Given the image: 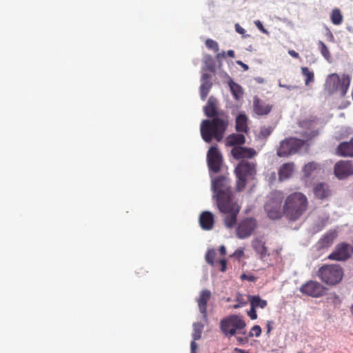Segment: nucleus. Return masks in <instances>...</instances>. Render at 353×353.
<instances>
[{
    "mask_svg": "<svg viewBox=\"0 0 353 353\" xmlns=\"http://www.w3.org/2000/svg\"><path fill=\"white\" fill-rule=\"evenodd\" d=\"M212 197L216 201L219 212L223 214V221L226 228H232L237 221L241 210L231 186V180L227 175H219L212 179Z\"/></svg>",
    "mask_w": 353,
    "mask_h": 353,
    "instance_id": "1",
    "label": "nucleus"
},
{
    "mask_svg": "<svg viewBox=\"0 0 353 353\" xmlns=\"http://www.w3.org/2000/svg\"><path fill=\"white\" fill-rule=\"evenodd\" d=\"M218 101L214 97L208 99L203 110L211 120L205 119L201 123V134L206 143H210L213 139L221 141L229 125V117L224 111L217 110Z\"/></svg>",
    "mask_w": 353,
    "mask_h": 353,
    "instance_id": "2",
    "label": "nucleus"
},
{
    "mask_svg": "<svg viewBox=\"0 0 353 353\" xmlns=\"http://www.w3.org/2000/svg\"><path fill=\"white\" fill-rule=\"evenodd\" d=\"M309 201L301 192H294L288 194L283 205V216L290 221H296L307 211Z\"/></svg>",
    "mask_w": 353,
    "mask_h": 353,
    "instance_id": "3",
    "label": "nucleus"
},
{
    "mask_svg": "<svg viewBox=\"0 0 353 353\" xmlns=\"http://www.w3.org/2000/svg\"><path fill=\"white\" fill-rule=\"evenodd\" d=\"M319 134L318 130H312L310 132H305L303 137L305 138V140L290 138L282 141L280 146L277 150L276 154L280 157H288L290 155L296 153L307 141L316 137Z\"/></svg>",
    "mask_w": 353,
    "mask_h": 353,
    "instance_id": "4",
    "label": "nucleus"
},
{
    "mask_svg": "<svg viewBox=\"0 0 353 353\" xmlns=\"http://www.w3.org/2000/svg\"><path fill=\"white\" fill-rule=\"evenodd\" d=\"M234 172L236 177V190L241 192L244 190L247 181L253 179L256 173V162L243 159L236 167Z\"/></svg>",
    "mask_w": 353,
    "mask_h": 353,
    "instance_id": "5",
    "label": "nucleus"
},
{
    "mask_svg": "<svg viewBox=\"0 0 353 353\" xmlns=\"http://www.w3.org/2000/svg\"><path fill=\"white\" fill-rule=\"evenodd\" d=\"M317 276L323 283L328 285H335L342 280L343 270L338 264L323 265L319 269Z\"/></svg>",
    "mask_w": 353,
    "mask_h": 353,
    "instance_id": "6",
    "label": "nucleus"
},
{
    "mask_svg": "<svg viewBox=\"0 0 353 353\" xmlns=\"http://www.w3.org/2000/svg\"><path fill=\"white\" fill-rule=\"evenodd\" d=\"M350 80L348 74H343L339 76L336 73H333L327 77L325 88L330 93L339 92L341 96H345L349 88Z\"/></svg>",
    "mask_w": 353,
    "mask_h": 353,
    "instance_id": "7",
    "label": "nucleus"
},
{
    "mask_svg": "<svg viewBox=\"0 0 353 353\" xmlns=\"http://www.w3.org/2000/svg\"><path fill=\"white\" fill-rule=\"evenodd\" d=\"M245 326V322L239 315H230L220 322L221 330L225 336H234L236 333L245 334L243 330Z\"/></svg>",
    "mask_w": 353,
    "mask_h": 353,
    "instance_id": "8",
    "label": "nucleus"
},
{
    "mask_svg": "<svg viewBox=\"0 0 353 353\" xmlns=\"http://www.w3.org/2000/svg\"><path fill=\"white\" fill-rule=\"evenodd\" d=\"M207 163L210 172L218 173L221 171L223 165V157L216 145L210 148L207 154Z\"/></svg>",
    "mask_w": 353,
    "mask_h": 353,
    "instance_id": "9",
    "label": "nucleus"
},
{
    "mask_svg": "<svg viewBox=\"0 0 353 353\" xmlns=\"http://www.w3.org/2000/svg\"><path fill=\"white\" fill-rule=\"evenodd\" d=\"M257 221L254 218H245L241 221L236 229L239 239H243L250 236L257 228Z\"/></svg>",
    "mask_w": 353,
    "mask_h": 353,
    "instance_id": "10",
    "label": "nucleus"
},
{
    "mask_svg": "<svg viewBox=\"0 0 353 353\" xmlns=\"http://www.w3.org/2000/svg\"><path fill=\"white\" fill-rule=\"evenodd\" d=\"M299 290L304 295L319 298L325 294L327 288L318 281L310 280L303 284Z\"/></svg>",
    "mask_w": 353,
    "mask_h": 353,
    "instance_id": "11",
    "label": "nucleus"
},
{
    "mask_svg": "<svg viewBox=\"0 0 353 353\" xmlns=\"http://www.w3.org/2000/svg\"><path fill=\"white\" fill-rule=\"evenodd\" d=\"M353 249L351 245L347 243L342 242L336 245L327 259L336 261H345L351 257Z\"/></svg>",
    "mask_w": 353,
    "mask_h": 353,
    "instance_id": "12",
    "label": "nucleus"
},
{
    "mask_svg": "<svg viewBox=\"0 0 353 353\" xmlns=\"http://www.w3.org/2000/svg\"><path fill=\"white\" fill-rule=\"evenodd\" d=\"M334 173L340 180L345 179L353 175V161L350 160H340L334 167Z\"/></svg>",
    "mask_w": 353,
    "mask_h": 353,
    "instance_id": "13",
    "label": "nucleus"
},
{
    "mask_svg": "<svg viewBox=\"0 0 353 353\" xmlns=\"http://www.w3.org/2000/svg\"><path fill=\"white\" fill-rule=\"evenodd\" d=\"M264 208L268 216L272 220L279 219L283 215L280 199H270L265 203Z\"/></svg>",
    "mask_w": 353,
    "mask_h": 353,
    "instance_id": "14",
    "label": "nucleus"
},
{
    "mask_svg": "<svg viewBox=\"0 0 353 353\" xmlns=\"http://www.w3.org/2000/svg\"><path fill=\"white\" fill-rule=\"evenodd\" d=\"M303 177L309 179L312 176L323 172V165L316 161H312L305 163L302 168Z\"/></svg>",
    "mask_w": 353,
    "mask_h": 353,
    "instance_id": "15",
    "label": "nucleus"
},
{
    "mask_svg": "<svg viewBox=\"0 0 353 353\" xmlns=\"http://www.w3.org/2000/svg\"><path fill=\"white\" fill-rule=\"evenodd\" d=\"M211 296V292L209 290L205 289L200 292L199 296L196 298L199 311L202 314L205 321H208L207 305Z\"/></svg>",
    "mask_w": 353,
    "mask_h": 353,
    "instance_id": "16",
    "label": "nucleus"
},
{
    "mask_svg": "<svg viewBox=\"0 0 353 353\" xmlns=\"http://www.w3.org/2000/svg\"><path fill=\"white\" fill-rule=\"evenodd\" d=\"M231 153L236 159H251L256 154V152L253 148H248L245 147H234Z\"/></svg>",
    "mask_w": 353,
    "mask_h": 353,
    "instance_id": "17",
    "label": "nucleus"
},
{
    "mask_svg": "<svg viewBox=\"0 0 353 353\" xmlns=\"http://www.w3.org/2000/svg\"><path fill=\"white\" fill-rule=\"evenodd\" d=\"M272 105L261 100L257 97L254 98L253 110L255 114L259 116L268 114L272 110Z\"/></svg>",
    "mask_w": 353,
    "mask_h": 353,
    "instance_id": "18",
    "label": "nucleus"
},
{
    "mask_svg": "<svg viewBox=\"0 0 353 353\" xmlns=\"http://www.w3.org/2000/svg\"><path fill=\"white\" fill-rule=\"evenodd\" d=\"M314 196L321 200L326 199L332 195L329 185L325 183H318L313 187Z\"/></svg>",
    "mask_w": 353,
    "mask_h": 353,
    "instance_id": "19",
    "label": "nucleus"
},
{
    "mask_svg": "<svg viewBox=\"0 0 353 353\" xmlns=\"http://www.w3.org/2000/svg\"><path fill=\"white\" fill-rule=\"evenodd\" d=\"M336 154L339 157H353V137L349 141L340 143L336 149Z\"/></svg>",
    "mask_w": 353,
    "mask_h": 353,
    "instance_id": "20",
    "label": "nucleus"
},
{
    "mask_svg": "<svg viewBox=\"0 0 353 353\" xmlns=\"http://www.w3.org/2000/svg\"><path fill=\"white\" fill-rule=\"evenodd\" d=\"M199 224L201 228L204 230H210L214 225V214L209 211L201 212L199 216Z\"/></svg>",
    "mask_w": 353,
    "mask_h": 353,
    "instance_id": "21",
    "label": "nucleus"
},
{
    "mask_svg": "<svg viewBox=\"0 0 353 353\" xmlns=\"http://www.w3.org/2000/svg\"><path fill=\"white\" fill-rule=\"evenodd\" d=\"M337 232L336 230L327 231L318 241V247L319 249H323L331 246L336 238Z\"/></svg>",
    "mask_w": 353,
    "mask_h": 353,
    "instance_id": "22",
    "label": "nucleus"
},
{
    "mask_svg": "<svg viewBox=\"0 0 353 353\" xmlns=\"http://www.w3.org/2000/svg\"><path fill=\"white\" fill-rule=\"evenodd\" d=\"M211 75L208 73H204L201 77V85L200 87V95L201 99L203 101H205L209 92L212 86V83L211 81Z\"/></svg>",
    "mask_w": 353,
    "mask_h": 353,
    "instance_id": "23",
    "label": "nucleus"
},
{
    "mask_svg": "<svg viewBox=\"0 0 353 353\" xmlns=\"http://www.w3.org/2000/svg\"><path fill=\"white\" fill-rule=\"evenodd\" d=\"M295 164L293 162L283 163L279 170V179L284 181L290 179L294 171Z\"/></svg>",
    "mask_w": 353,
    "mask_h": 353,
    "instance_id": "24",
    "label": "nucleus"
},
{
    "mask_svg": "<svg viewBox=\"0 0 353 353\" xmlns=\"http://www.w3.org/2000/svg\"><path fill=\"white\" fill-rule=\"evenodd\" d=\"M252 246L254 251L260 255V258L263 259L268 256V249L265 247V243L262 240L255 239L252 241Z\"/></svg>",
    "mask_w": 353,
    "mask_h": 353,
    "instance_id": "25",
    "label": "nucleus"
},
{
    "mask_svg": "<svg viewBox=\"0 0 353 353\" xmlns=\"http://www.w3.org/2000/svg\"><path fill=\"white\" fill-rule=\"evenodd\" d=\"M236 130L239 132H247L248 117L245 114H240L236 118Z\"/></svg>",
    "mask_w": 353,
    "mask_h": 353,
    "instance_id": "26",
    "label": "nucleus"
},
{
    "mask_svg": "<svg viewBox=\"0 0 353 353\" xmlns=\"http://www.w3.org/2000/svg\"><path fill=\"white\" fill-rule=\"evenodd\" d=\"M226 141L229 145L236 147V145L243 144L245 139L242 134H232L227 137Z\"/></svg>",
    "mask_w": 353,
    "mask_h": 353,
    "instance_id": "27",
    "label": "nucleus"
},
{
    "mask_svg": "<svg viewBox=\"0 0 353 353\" xmlns=\"http://www.w3.org/2000/svg\"><path fill=\"white\" fill-rule=\"evenodd\" d=\"M248 299H249V301L250 303V305L252 307H255V308L260 307L261 309H263L268 305L267 301L261 299V297L259 296H256V295L248 296Z\"/></svg>",
    "mask_w": 353,
    "mask_h": 353,
    "instance_id": "28",
    "label": "nucleus"
},
{
    "mask_svg": "<svg viewBox=\"0 0 353 353\" xmlns=\"http://www.w3.org/2000/svg\"><path fill=\"white\" fill-rule=\"evenodd\" d=\"M229 87L230 91L235 99H239L242 97L243 92V89L239 84L236 83L232 80L229 81Z\"/></svg>",
    "mask_w": 353,
    "mask_h": 353,
    "instance_id": "29",
    "label": "nucleus"
},
{
    "mask_svg": "<svg viewBox=\"0 0 353 353\" xmlns=\"http://www.w3.org/2000/svg\"><path fill=\"white\" fill-rule=\"evenodd\" d=\"M301 72L303 75L305 77V84L309 85L310 83L314 81V74L313 71L309 70L307 67H302Z\"/></svg>",
    "mask_w": 353,
    "mask_h": 353,
    "instance_id": "30",
    "label": "nucleus"
},
{
    "mask_svg": "<svg viewBox=\"0 0 353 353\" xmlns=\"http://www.w3.org/2000/svg\"><path fill=\"white\" fill-rule=\"evenodd\" d=\"M331 21L334 25H340L343 22V15L339 9L335 8L331 13Z\"/></svg>",
    "mask_w": 353,
    "mask_h": 353,
    "instance_id": "31",
    "label": "nucleus"
},
{
    "mask_svg": "<svg viewBox=\"0 0 353 353\" xmlns=\"http://www.w3.org/2000/svg\"><path fill=\"white\" fill-rule=\"evenodd\" d=\"M203 330V325L201 323H194L193 324L192 337L194 341L199 340Z\"/></svg>",
    "mask_w": 353,
    "mask_h": 353,
    "instance_id": "32",
    "label": "nucleus"
},
{
    "mask_svg": "<svg viewBox=\"0 0 353 353\" xmlns=\"http://www.w3.org/2000/svg\"><path fill=\"white\" fill-rule=\"evenodd\" d=\"M204 68L205 70H207L211 72H215V69H216L215 62L211 56L208 55L205 57Z\"/></svg>",
    "mask_w": 353,
    "mask_h": 353,
    "instance_id": "33",
    "label": "nucleus"
},
{
    "mask_svg": "<svg viewBox=\"0 0 353 353\" xmlns=\"http://www.w3.org/2000/svg\"><path fill=\"white\" fill-rule=\"evenodd\" d=\"M273 128L271 126H263L259 132V137L261 139L268 138L272 132Z\"/></svg>",
    "mask_w": 353,
    "mask_h": 353,
    "instance_id": "34",
    "label": "nucleus"
},
{
    "mask_svg": "<svg viewBox=\"0 0 353 353\" xmlns=\"http://www.w3.org/2000/svg\"><path fill=\"white\" fill-rule=\"evenodd\" d=\"M216 256V252L215 250H214V249L209 250L205 254L206 262L211 265H214Z\"/></svg>",
    "mask_w": 353,
    "mask_h": 353,
    "instance_id": "35",
    "label": "nucleus"
},
{
    "mask_svg": "<svg viewBox=\"0 0 353 353\" xmlns=\"http://www.w3.org/2000/svg\"><path fill=\"white\" fill-rule=\"evenodd\" d=\"M318 45L321 54L325 59L329 60L330 58V53L326 45L321 41H319Z\"/></svg>",
    "mask_w": 353,
    "mask_h": 353,
    "instance_id": "36",
    "label": "nucleus"
},
{
    "mask_svg": "<svg viewBox=\"0 0 353 353\" xmlns=\"http://www.w3.org/2000/svg\"><path fill=\"white\" fill-rule=\"evenodd\" d=\"M205 46L208 48L213 50L215 52H217L219 50L218 43L211 39H208L205 41Z\"/></svg>",
    "mask_w": 353,
    "mask_h": 353,
    "instance_id": "37",
    "label": "nucleus"
},
{
    "mask_svg": "<svg viewBox=\"0 0 353 353\" xmlns=\"http://www.w3.org/2000/svg\"><path fill=\"white\" fill-rule=\"evenodd\" d=\"M261 334V328L259 325H254L251 330L249 332V336L252 337L253 336H256V337L259 336Z\"/></svg>",
    "mask_w": 353,
    "mask_h": 353,
    "instance_id": "38",
    "label": "nucleus"
},
{
    "mask_svg": "<svg viewBox=\"0 0 353 353\" xmlns=\"http://www.w3.org/2000/svg\"><path fill=\"white\" fill-rule=\"evenodd\" d=\"M255 307L251 306L250 310L248 312V316L251 319L254 320L257 319V314Z\"/></svg>",
    "mask_w": 353,
    "mask_h": 353,
    "instance_id": "39",
    "label": "nucleus"
},
{
    "mask_svg": "<svg viewBox=\"0 0 353 353\" xmlns=\"http://www.w3.org/2000/svg\"><path fill=\"white\" fill-rule=\"evenodd\" d=\"M241 279L242 280H247V281H251V282H254L256 279V278L253 276V275H247L245 274H243L241 276Z\"/></svg>",
    "mask_w": 353,
    "mask_h": 353,
    "instance_id": "40",
    "label": "nucleus"
},
{
    "mask_svg": "<svg viewBox=\"0 0 353 353\" xmlns=\"http://www.w3.org/2000/svg\"><path fill=\"white\" fill-rule=\"evenodd\" d=\"M219 263L221 265L220 270L223 272L226 270L227 261L225 259H220Z\"/></svg>",
    "mask_w": 353,
    "mask_h": 353,
    "instance_id": "41",
    "label": "nucleus"
},
{
    "mask_svg": "<svg viewBox=\"0 0 353 353\" xmlns=\"http://www.w3.org/2000/svg\"><path fill=\"white\" fill-rule=\"evenodd\" d=\"M234 255L235 256H236L237 258H239V259L241 258V257L244 255V251H243V249H242V248L237 249V250L234 252Z\"/></svg>",
    "mask_w": 353,
    "mask_h": 353,
    "instance_id": "42",
    "label": "nucleus"
},
{
    "mask_svg": "<svg viewBox=\"0 0 353 353\" xmlns=\"http://www.w3.org/2000/svg\"><path fill=\"white\" fill-rule=\"evenodd\" d=\"M235 30L241 34H243L245 32V29L243 28L239 23L235 24Z\"/></svg>",
    "mask_w": 353,
    "mask_h": 353,
    "instance_id": "43",
    "label": "nucleus"
},
{
    "mask_svg": "<svg viewBox=\"0 0 353 353\" xmlns=\"http://www.w3.org/2000/svg\"><path fill=\"white\" fill-rule=\"evenodd\" d=\"M254 23L261 31H262L263 32H267V30L263 28V26L260 21H256Z\"/></svg>",
    "mask_w": 353,
    "mask_h": 353,
    "instance_id": "44",
    "label": "nucleus"
},
{
    "mask_svg": "<svg viewBox=\"0 0 353 353\" xmlns=\"http://www.w3.org/2000/svg\"><path fill=\"white\" fill-rule=\"evenodd\" d=\"M288 54L292 57L293 58H295V59H299V54L298 52H296V51H294V50H290L288 51Z\"/></svg>",
    "mask_w": 353,
    "mask_h": 353,
    "instance_id": "45",
    "label": "nucleus"
},
{
    "mask_svg": "<svg viewBox=\"0 0 353 353\" xmlns=\"http://www.w3.org/2000/svg\"><path fill=\"white\" fill-rule=\"evenodd\" d=\"M226 57V52L223 51L221 52H219L216 54V58L218 59V60H220L221 59H223V58H225Z\"/></svg>",
    "mask_w": 353,
    "mask_h": 353,
    "instance_id": "46",
    "label": "nucleus"
},
{
    "mask_svg": "<svg viewBox=\"0 0 353 353\" xmlns=\"http://www.w3.org/2000/svg\"><path fill=\"white\" fill-rule=\"evenodd\" d=\"M190 347H191V353H195L196 349L197 348V345L194 340L191 342Z\"/></svg>",
    "mask_w": 353,
    "mask_h": 353,
    "instance_id": "47",
    "label": "nucleus"
},
{
    "mask_svg": "<svg viewBox=\"0 0 353 353\" xmlns=\"http://www.w3.org/2000/svg\"><path fill=\"white\" fill-rule=\"evenodd\" d=\"M226 55H228L230 57L233 58L235 56V53H234V50H228V52H226Z\"/></svg>",
    "mask_w": 353,
    "mask_h": 353,
    "instance_id": "48",
    "label": "nucleus"
},
{
    "mask_svg": "<svg viewBox=\"0 0 353 353\" xmlns=\"http://www.w3.org/2000/svg\"><path fill=\"white\" fill-rule=\"evenodd\" d=\"M219 252L222 255H225L226 254L225 248L223 245H221L219 248Z\"/></svg>",
    "mask_w": 353,
    "mask_h": 353,
    "instance_id": "49",
    "label": "nucleus"
},
{
    "mask_svg": "<svg viewBox=\"0 0 353 353\" xmlns=\"http://www.w3.org/2000/svg\"><path fill=\"white\" fill-rule=\"evenodd\" d=\"M237 63L241 65V67H243L245 70H248V66L246 64L243 63L242 61H238Z\"/></svg>",
    "mask_w": 353,
    "mask_h": 353,
    "instance_id": "50",
    "label": "nucleus"
},
{
    "mask_svg": "<svg viewBox=\"0 0 353 353\" xmlns=\"http://www.w3.org/2000/svg\"><path fill=\"white\" fill-rule=\"evenodd\" d=\"M236 301L241 304V302H245L241 295L238 296Z\"/></svg>",
    "mask_w": 353,
    "mask_h": 353,
    "instance_id": "51",
    "label": "nucleus"
},
{
    "mask_svg": "<svg viewBox=\"0 0 353 353\" xmlns=\"http://www.w3.org/2000/svg\"><path fill=\"white\" fill-rule=\"evenodd\" d=\"M246 303V302H241V304L238 303L234 305V308H239L241 306L244 305Z\"/></svg>",
    "mask_w": 353,
    "mask_h": 353,
    "instance_id": "52",
    "label": "nucleus"
},
{
    "mask_svg": "<svg viewBox=\"0 0 353 353\" xmlns=\"http://www.w3.org/2000/svg\"><path fill=\"white\" fill-rule=\"evenodd\" d=\"M279 85L280 87L285 88L288 90H290L291 89V86L285 85H282L281 83H279Z\"/></svg>",
    "mask_w": 353,
    "mask_h": 353,
    "instance_id": "53",
    "label": "nucleus"
},
{
    "mask_svg": "<svg viewBox=\"0 0 353 353\" xmlns=\"http://www.w3.org/2000/svg\"><path fill=\"white\" fill-rule=\"evenodd\" d=\"M267 329H268V332H270V330H271V329H272V327H271V326H270V322H268V325H267Z\"/></svg>",
    "mask_w": 353,
    "mask_h": 353,
    "instance_id": "54",
    "label": "nucleus"
},
{
    "mask_svg": "<svg viewBox=\"0 0 353 353\" xmlns=\"http://www.w3.org/2000/svg\"><path fill=\"white\" fill-rule=\"evenodd\" d=\"M351 310H352V314H353V305H352V307H351Z\"/></svg>",
    "mask_w": 353,
    "mask_h": 353,
    "instance_id": "55",
    "label": "nucleus"
},
{
    "mask_svg": "<svg viewBox=\"0 0 353 353\" xmlns=\"http://www.w3.org/2000/svg\"><path fill=\"white\" fill-rule=\"evenodd\" d=\"M298 353H303L302 352H299Z\"/></svg>",
    "mask_w": 353,
    "mask_h": 353,
    "instance_id": "56",
    "label": "nucleus"
}]
</instances>
